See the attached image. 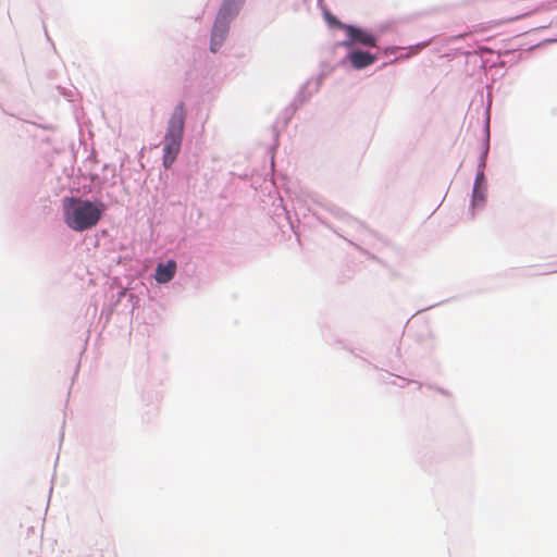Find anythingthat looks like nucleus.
<instances>
[{
  "label": "nucleus",
  "instance_id": "1",
  "mask_svg": "<svg viewBox=\"0 0 557 557\" xmlns=\"http://www.w3.org/2000/svg\"><path fill=\"white\" fill-rule=\"evenodd\" d=\"M63 211L65 224L75 232H84L98 224L104 212V205L67 197L63 201Z\"/></svg>",
  "mask_w": 557,
  "mask_h": 557
},
{
  "label": "nucleus",
  "instance_id": "2",
  "mask_svg": "<svg viewBox=\"0 0 557 557\" xmlns=\"http://www.w3.org/2000/svg\"><path fill=\"white\" fill-rule=\"evenodd\" d=\"M185 107L183 102H180L169 121L168 129L164 136V147H163V165L165 168H170L180 150H181V144L183 139V133H184V124H185Z\"/></svg>",
  "mask_w": 557,
  "mask_h": 557
},
{
  "label": "nucleus",
  "instance_id": "3",
  "mask_svg": "<svg viewBox=\"0 0 557 557\" xmlns=\"http://www.w3.org/2000/svg\"><path fill=\"white\" fill-rule=\"evenodd\" d=\"M235 13L233 3L224 2L220 9L211 35V51L215 52L227 32V20Z\"/></svg>",
  "mask_w": 557,
  "mask_h": 557
},
{
  "label": "nucleus",
  "instance_id": "4",
  "mask_svg": "<svg viewBox=\"0 0 557 557\" xmlns=\"http://www.w3.org/2000/svg\"><path fill=\"white\" fill-rule=\"evenodd\" d=\"M504 14L499 23H509L530 15L533 10L523 0H506L503 4Z\"/></svg>",
  "mask_w": 557,
  "mask_h": 557
},
{
  "label": "nucleus",
  "instance_id": "5",
  "mask_svg": "<svg viewBox=\"0 0 557 557\" xmlns=\"http://www.w3.org/2000/svg\"><path fill=\"white\" fill-rule=\"evenodd\" d=\"M345 30L348 36V38L345 41H343V46H345V47H350L355 44H359L362 46H369V47H374L376 45L375 37L371 33H369L362 28L355 27L352 25H348V26H345Z\"/></svg>",
  "mask_w": 557,
  "mask_h": 557
},
{
  "label": "nucleus",
  "instance_id": "6",
  "mask_svg": "<svg viewBox=\"0 0 557 557\" xmlns=\"http://www.w3.org/2000/svg\"><path fill=\"white\" fill-rule=\"evenodd\" d=\"M348 59H349L352 67L357 69V70L364 69V67L373 64L374 61L376 60L375 55H373L369 52H366V51H361V50L351 52L348 55Z\"/></svg>",
  "mask_w": 557,
  "mask_h": 557
},
{
  "label": "nucleus",
  "instance_id": "7",
  "mask_svg": "<svg viewBox=\"0 0 557 557\" xmlns=\"http://www.w3.org/2000/svg\"><path fill=\"white\" fill-rule=\"evenodd\" d=\"M176 272V262L169 260L166 263H159L156 270L154 278L158 283L170 282Z\"/></svg>",
  "mask_w": 557,
  "mask_h": 557
},
{
  "label": "nucleus",
  "instance_id": "8",
  "mask_svg": "<svg viewBox=\"0 0 557 557\" xmlns=\"http://www.w3.org/2000/svg\"><path fill=\"white\" fill-rule=\"evenodd\" d=\"M326 21L332 26H337L343 29H345L346 24L341 23L335 16L331 15L330 13L326 14Z\"/></svg>",
  "mask_w": 557,
  "mask_h": 557
}]
</instances>
